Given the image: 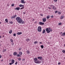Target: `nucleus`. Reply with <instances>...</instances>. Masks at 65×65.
<instances>
[{"label": "nucleus", "mask_w": 65, "mask_h": 65, "mask_svg": "<svg viewBox=\"0 0 65 65\" xmlns=\"http://www.w3.org/2000/svg\"><path fill=\"white\" fill-rule=\"evenodd\" d=\"M16 20L19 23H20V24H21L22 22H23V20H22V19H21V18L19 17H17L16 18Z\"/></svg>", "instance_id": "obj_1"}, {"label": "nucleus", "mask_w": 65, "mask_h": 65, "mask_svg": "<svg viewBox=\"0 0 65 65\" xmlns=\"http://www.w3.org/2000/svg\"><path fill=\"white\" fill-rule=\"evenodd\" d=\"M19 6L20 7H22L21 8H20V10H21V9H24L25 7H24V5H23L22 4L21 5H19Z\"/></svg>", "instance_id": "obj_2"}, {"label": "nucleus", "mask_w": 65, "mask_h": 65, "mask_svg": "<svg viewBox=\"0 0 65 65\" xmlns=\"http://www.w3.org/2000/svg\"><path fill=\"white\" fill-rule=\"evenodd\" d=\"M37 30L39 32L41 31V26H39L38 27Z\"/></svg>", "instance_id": "obj_3"}, {"label": "nucleus", "mask_w": 65, "mask_h": 65, "mask_svg": "<svg viewBox=\"0 0 65 65\" xmlns=\"http://www.w3.org/2000/svg\"><path fill=\"white\" fill-rule=\"evenodd\" d=\"M14 60L13 59H12L11 60V63H9V65H11V64H13V63L14 62Z\"/></svg>", "instance_id": "obj_4"}, {"label": "nucleus", "mask_w": 65, "mask_h": 65, "mask_svg": "<svg viewBox=\"0 0 65 65\" xmlns=\"http://www.w3.org/2000/svg\"><path fill=\"white\" fill-rule=\"evenodd\" d=\"M17 15H14L12 16V17H11V18L12 19H13L15 18H16L17 17Z\"/></svg>", "instance_id": "obj_5"}, {"label": "nucleus", "mask_w": 65, "mask_h": 65, "mask_svg": "<svg viewBox=\"0 0 65 65\" xmlns=\"http://www.w3.org/2000/svg\"><path fill=\"white\" fill-rule=\"evenodd\" d=\"M45 30L46 31H47V33H49L50 32V31L48 30V28H46Z\"/></svg>", "instance_id": "obj_6"}, {"label": "nucleus", "mask_w": 65, "mask_h": 65, "mask_svg": "<svg viewBox=\"0 0 65 65\" xmlns=\"http://www.w3.org/2000/svg\"><path fill=\"white\" fill-rule=\"evenodd\" d=\"M34 62L35 63H36L37 61H38V59H37V58H35L34 59Z\"/></svg>", "instance_id": "obj_7"}, {"label": "nucleus", "mask_w": 65, "mask_h": 65, "mask_svg": "<svg viewBox=\"0 0 65 65\" xmlns=\"http://www.w3.org/2000/svg\"><path fill=\"white\" fill-rule=\"evenodd\" d=\"M42 20L43 22H46V18H44L42 19Z\"/></svg>", "instance_id": "obj_8"}, {"label": "nucleus", "mask_w": 65, "mask_h": 65, "mask_svg": "<svg viewBox=\"0 0 65 65\" xmlns=\"http://www.w3.org/2000/svg\"><path fill=\"white\" fill-rule=\"evenodd\" d=\"M39 24L41 25H43L44 24V23L41 22H39Z\"/></svg>", "instance_id": "obj_9"}, {"label": "nucleus", "mask_w": 65, "mask_h": 65, "mask_svg": "<svg viewBox=\"0 0 65 65\" xmlns=\"http://www.w3.org/2000/svg\"><path fill=\"white\" fill-rule=\"evenodd\" d=\"M20 7H17L15 8V10H20Z\"/></svg>", "instance_id": "obj_10"}, {"label": "nucleus", "mask_w": 65, "mask_h": 65, "mask_svg": "<svg viewBox=\"0 0 65 65\" xmlns=\"http://www.w3.org/2000/svg\"><path fill=\"white\" fill-rule=\"evenodd\" d=\"M41 63V61H39V60H38L36 63H37V64H39V63Z\"/></svg>", "instance_id": "obj_11"}, {"label": "nucleus", "mask_w": 65, "mask_h": 65, "mask_svg": "<svg viewBox=\"0 0 65 65\" xmlns=\"http://www.w3.org/2000/svg\"><path fill=\"white\" fill-rule=\"evenodd\" d=\"M25 1H24V0H21V3H26V2H24Z\"/></svg>", "instance_id": "obj_12"}, {"label": "nucleus", "mask_w": 65, "mask_h": 65, "mask_svg": "<svg viewBox=\"0 0 65 65\" xmlns=\"http://www.w3.org/2000/svg\"><path fill=\"white\" fill-rule=\"evenodd\" d=\"M52 9H54V10H56V9L57 8H56L55 7V6H53V7H52Z\"/></svg>", "instance_id": "obj_13"}, {"label": "nucleus", "mask_w": 65, "mask_h": 65, "mask_svg": "<svg viewBox=\"0 0 65 65\" xmlns=\"http://www.w3.org/2000/svg\"><path fill=\"white\" fill-rule=\"evenodd\" d=\"M18 35H21L22 34V32H19L17 33Z\"/></svg>", "instance_id": "obj_14"}, {"label": "nucleus", "mask_w": 65, "mask_h": 65, "mask_svg": "<svg viewBox=\"0 0 65 65\" xmlns=\"http://www.w3.org/2000/svg\"><path fill=\"white\" fill-rule=\"evenodd\" d=\"M62 36H65V32L62 34H61Z\"/></svg>", "instance_id": "obj_15"}, {"label": "nucleus", "mask_w": 65, "mask_h": 65, "mask_svg": "<svg viewBox=\"0 0 65 65\" xmlns=\"http://www.w3.org/2000/svg\"><path fill=\"white\" fill-rule=\"evenodd\" d=\"M38 59H42V57H37Z\"/></svg>", "instance_id": "obj_16"}, {"label": "nucleus", "mask_w": 65, "mask_h": 65, "mask_svg": "<svg viewBox=\"0 0 65 65\" xmlns=\"http://www.w3.org/2000/svg\"><path fill=\"white\" fill-rule=\"evenodd\" d=\"M45 29H44L43 30L42 33L43 34H44V33H45Z\"/></svg>", "instance_id": "obj_17"}, {"label": "nucleus", "mask_w": 65, "mask_h": 65, "mask_svg": "<svg viewBox=\"0 0 65 65\" xmlns=\"http://www.w3.org/2000/svg\"><path fill=\"white\" fill-rule=\"evenodd\" d=\"M17 54V53L16 52H15L13 53V55L14 56H15Z\"/></svg>", "instance_id": "obj_18"}, {"label": "nucleus", "mask_w": 65, "mask_h": 65, "mask_svg": "<svg viewBox=\"0 0 65 65\" xmlns=\"http://www.w3.org/2000/svg\"><path fill=\"white\" fill-rule=\"evenodd\" d=\"M12 32V30H10L9 31V33H10V34H11V33Z\"/></svg>", "instance_id": "obj_19"}, {"label": "nucleus", "mask_w": 65, "mask_h": 65, "mask_svg": "<svg viewBox=\"0 0 65 65\" xmlns=\"http://www.w3.org/2000/svg\"><path fill=\"white\" fill-rule=\"evenodd\" d=\"M26 53H27V54H30V52H29V51L28 50H27L26 51Z\"/></svg>", "instance_id": "obj_20"}, {"label": "nucleus", "mask_w": 65, "mask_h": 65, "mask_svg": "<svg viewBox=\"0 0 65 65\" xmlns=\"http://www.w3.org/2000/svg\"><path fill=\"white\" fill-rule=\"evenodd\" d=\"M5 21H6V22L7 23H8V20H7V19H5Z\"/></svg>", "instance_id": "obj_21"}, {"label": "nucleus", "mask_w": 65, "mask_h": 65, "mask_svg": "<svg viewBox=\"0 0 65 65\" xmlns=\"http://www.w3.org/2000/svg\"><path fill=\"white\" fill-rule=\"evenodd\" d=\"M50 18V16L49 15L48 16L46 17V18L47 19H48Z\"/></svg>", "instance_id": "obj_22"}, {"label": "nucleus", "mask_w": 65, "mask_h": 65, "mask_svg": "<svg viewBox=\"0 0 65 65\" xmlns=\"http://www.w3.org/2000/svg\"><path fill=\"white\" fill-rule=\"evenodd\" d=\"M41 47L42 49L43 48V47H44L43 46V45H41Z\"/></svg>", "instance_id": "obj_23"}, {"label": "nucleus", "mask_w": 65, "mask_h": 65, "mask_svg": "<svg viewBox=\"0 0 65 65\" xmlns=\"http://www.w3.org/2000/svg\"><path fill=\"white\" fill-rule=\"evenodd\" d=\"M10 41H11V42H13V40H12V39H10Z\"/></svg>", "instance_id": "obj_24"}, {"label": "nucleus", "mask_w": 65, "mask_h": 65, "mask_svg": "<svg viewBox=\"0 0 65 65\" xmlns=\"http://www.w3.org/2000/svg\"><path fill=\"white\" fill-rule=\"evenodd\" d=\"M6 51V50L5 49L3 51V53H4V52H5Z\"/></svg>", "instance_id": "obj_25"}, {"label": "nucleus", "mask_w": 65, "mask_h": 65, "mask_svg": "<svg viewBox=\"0 0 65 65\" xmlns=\"http://www.w3.org/2000/svg\"><path fill=\"white\" fill-rule=\"evenodd\" d=\"M63 18H64V16L63 15H62L61 16V19H63Z\"/></svg>", "instance_id": "obj_26"}, {"label": "nucleus", "mask_w": 65, "mask_h": 65, "mask_svg": "<svg viewBox=\"0 0 65 65\" xmlns=\"http://www.w3.org/2000/svg\"><path fill=\"white\" fill-rule=\"evenodd\" d=\"M26 41H30V39H26Z\"/></svg>", "instance_id": "obj_27"}, {"label": "nucleus", "mask_w": 65, "mask_h": 65, "mask_svg": "<svg viewBox=\"0 0 65 65\" xmlns=\"http://www.w3.org/2000/svg\"><path fill=\"white\" fill-rule=\"evenodd\" d=\"M62 52L64 54L65 53V50H63L62 51Z\"/></svg>", "instance_id": "obj_28"}, {"label": "nucleus", "mask_w": 65, "mask_h": 65, "mask_svg": "<svg viewBox=\"0 0 65 65\" xmlns=\"http://www.w3.org/2000/svg\"><path fill=\"white\" fill-rule=\"evenodd\" d=\"M22 52H20V53H19V54L20 55H22Z\"/></svg>", "instance_id": "obj_29"}, {"label": "nucleus", "mask_w": 65, "mask_h": 65, "mask_svg": "<svg viewBox=\"0 0 65 65\" xmlns=\"http://www.w3.org/2000/svg\"><path fill=\"white\" fill-rule=\"evenodd\" d=\"M17 56V57H21V55H20L19 54H18Z\"/></svg>", "instance_id": "obj_30"}, {"label": "nucleus", "mask_w": 65, "mask_h": 65, "mask_svg": "<svg viewBox=\"0 0 65 65\" xmlns=\"http://www.w3.org/2000/svg\"><path fill=\"white\" fill-rule=\"evenodd\" d=\"M25 22L24 21H22V22L21 23V24H25Z\"/></svg>", "instance_id": "obj_31"}, {"label": "nucleus", "mask_w": 65, "mask_h": 65, "mask_svg": "<svg viewBox=\"0 0 65 65\" xmlns=\"http://www.w3.org/2000/svg\"><path fill=\"white\" fill-rule=\"evenodd\" d=\"M13 35L14 36H16V34L15 33H14L13 34Z\"/></svg>", "instance_id": "obj_32"}, {"label": "nucleus", "mask_w": 65, "mask_h": 65, "mask_svg": "<svg viewBox=\"0 0 65 65\" xmlns=\"http://www.w3.org/2000/svg\"><path fill=\"white\" fill-rule=\"evenodd\" d=\"M37 42H38L37 41H35L34 43L35 44V43H37Z\"/></svg>", "instance_id": "obj_33"}, {"label": "nucleus", "mask_w": 65, "mask_h": 65, "mask_svg": "<svg viewBox=\"0 0 65 65\" xmlns=\"http://www.w3.org/2000/svg\"><path fill=\"white\" fill-rule=\"evenodd\" d=\"M14 4H12L11 5V6H12L13 7V6H14Z\"/></svg>", "instance_id": "obj_34"}, {"label": "nucleus", "mask_w": 65, "mask_h": 65, "mask_svg": "<svg viewBox=\"0 0 65 65\" xmlns=\"http://www.w3.org/2000/svg\"><path fill=\"white\" fill-rule=\"evenodd\" d=\"M17 64H18V62L16 61L15 62V65H17Z\"/></svg>", "instance_id": "obj_35"}, {"label": "nucleus", "mask_w": 65, "mask_h": 65, "mask_svg": "<svg viewBox=\"0 0 65 65\" xmlns=\"http://www.w3.org/2000/svg\"><path fill=\"white\" fill-rule=\"evenodd\" d=\"M61 63L60 62H59L58 63V65H60Z\"/></svg>", "instance_id": "obj_36"}, {"label": "nucleus", "mask_w": 65, "mask_h": 65, "mask_svg": "<svg viewBox=\"0 0 65 65\" xmlns=\"http://www.w3.org/2000/svg\"><path fill=\"white\" fill-rule=\"evenodd\" d=\"M10 24H13V22L12 21H11L10 22Z\"/></svg>", "instance_id": "obj_37"}, {"label": "nucleus", "mask_w": 65, "mask_h": 65, "mask_svg": "<svg viewBox=\"0 0 65 65\" xmlns=\"http://www.w3.org/2000/svg\"><path fill=\"white\" fill-rule=\"evenodd\" d=\"M48 8L49 9H52V8H51V7H48Z\"/></svg>", "instance_id": "obj_38"}, {"label": "nucleus", "mask_w": 65, "mask_h": 65, "mask_svg": "<svg viewBox=\"0 0 65 65\" xmlns=\"http://www.w3.org/2000/svg\"><path fill=\"white\" fill-rule=\"evenodd\" d=\"M62 24V23H59V25H61Z\"/></svg>", "instance_id": "obj_39"}, {"label": "nucleus", "mask_w": 65, "mask_h": 65, "mask_svg": "<svg viewBox=\"0 0 65 65\" xmlns=\"http://www.w3.org/2000/svg\"><path fill=\"white\" fill-rule=\"evenodd\" d=\"M11 44L13 46V45L14 44V43H11Z\"/></svg>", "instance_id": "obj_40"}, {"label": "nucleus", "mask_w": 65, "mask_h": 65, "mask_svg": "<svg viewBox=\"0 0 65 65\" xmlns=\"http://www.w3.org/2000/svg\"><path fill=\"white\" fill-rule=\"evenodd\" d=\"M48 30H51V28L50 27H48Z\"/></svg>", "instance_id": "obj_41"}, {"label": "nucleus", "mask_w": 65, "mask_h": 65, "mask_svg": "<svg viewBox=\"0 0 65 65\" xmlns=\"http://www.w3.org/2000/svg\"><path fill=\"white\" fill-rule=\"evenodd\" d=\"M51 18H53L54 16L53 15H52L51 16Z\"/></svg>", "instance_id": "obj_42"}, {"label": "nucleus", "mask_w": 65, "mask_h": 65, "mask_svg": "<svg viewBox=\"0 0 65 65\" xmlns=\"http://www.w3.org/2000/svg\"><path fill=\"white\" fill-rule=\"evenodd\" d=\"M18 59H19V61H20L21 60V58H19Z\"/></svg>", "instance_id": "obj_43"}, {"label": "nucleus", "mask_w": 65, "mask_h": 65, "mask_svg": "<svg viewBox=\"0 0 65 65\" xmlns=\"http://www.w3.org/2000/svg\"><path fill=\"white\" fill-rule=\"evenodd\" d=\"M59 14H61V12H59Z\"/></svg>", "instance_id": "obj_44"}, {"label": "nucleus", "mask_w": 65, "mask_h": 65, "mask_svg": "<svg viewBox=\"0 0 65 65\" xmlns=\"http://www.w3.org/2000/svg\"><path fill=\"white\" fill-rule=\"evenodd\" d=\"M25 59H22V61H24L25 60Z\"/></svg>", "instance_id": "obj_45"}, {"label": "nucleus", "mask_w": 65, "mask_h": 65, "mask_svg": "<svg viewBox=\"0 0 65 65\" xmlns=\"http://www.w3.org/2000/svg\"><path fill=\"white\" fill-rule=\"evenodd\" d=\"M50 6H51L52 7H53V6H54L53 5H50Z\"/></svg>", "instance_id": "obj_46"}, {"label": "nucleus", "mask_w": 65, "mask_h": 65, "mask_svg": "<svg viewBox=\"0 0 65 65\" xmlns=\"http://www.w3.org/2000/svg\"><path fill=\"white\" fill-rule=\"evenodd\" d=\"M57 12H58V11H56L55 12V13H57Z\"/></svg>", "instance_id": "obj_47"}, {"label": "nucleus", "mask_w": 65, "mask_h": 65, "mask_svg": "<svg viewBox=\"0 0 65 65\" xmlns=\"http://www.w3.org/2000/svg\"><path fill=\"white\" fill-rule=\"evenodd\" d=\"M22 49V48H20L19 49V50H21Z\"/></svg>", "instance_id": "obj_48"}, {"label": "nucleus", "mask_w": 65, "mask_h": 65, "mask_svg": "<svg viewBox=\"0 0 65 65\" xmlns=\"http://www.w3.org/2000/svg\"><path fill=\"white\" fill-rule=\"evenodd\" d=\"M54 1H55V2H57V0H54Z\"/></svg>", "instance_id": "obj_49"}, {"label": "nucleus", "mask_w": 65, "mask_h": 65, "mask_svg": "<svg viewBox=\"0 0 65 65\" xmlns=\"http://www.w3.org/2000/svg\"><path fill=\"white\" fill-rule=\"evenodd\" d=\"M39 43H40V44H42V42H39Z\"/></svg>", "instance_id": "obj_50"}, {"label": "nucleus", "mask_w": 65, "mask_h": 65, "mask_svg": "<svg viewBox=\"0 0 65 65\" xmlns=\"http://www.w3.org/2000/svg\"><path fill=\"white\" fill-rule=\"evenodd\" d=\"M2 57V56L0 55V58H1Z\"/></svg>", "instance_id": "obj_51"}, {"label": "nucleus", "mask_w": 65, "mask_h": 65, "mask_svg": "<svg viewBox=\"0 0 65 65\" xmlns=\"http://www.w3.org/2000/svg\"><path fill=\"white\" fill-rule=\"evenodd\" d=\"M35 24H36V23H37V22L36 21V22H35Z\"/></svg>", "instance_id": "obj_52"}, {"label": "nucleus", "mask_w": 65, "mask_h": 65, "mask_svg": "<svg viewBox=\"0 0 65 65\" xmlns=\"http://www.w3.org/2000/svg\"><path fill=\"white\" fill-rule=\"evenodd\" d=\"M52 29H51L50 30V31H51V32H52Z\"/></svg>", "instance_id": "obj_53"}, {"label": "nucleus", "mask_w": 65, "mask_h": 65, "mask_svg": "<svg viewBox=\"0 0 65 65\" xmlns=\"http://www.w3.org/2000/svg\"><path fill=\"white\" fill-rule=\"evenodd\" d=\"M23 14H25V12H24L23 13Z\"/></svg>", "instance_id": "obj_54"}, {"label": "nucleus", "mask_w": 65, "mask_h": 65, "mask_svg": "<svg viewBox=\"0 0 65 65\" xmlns=\"http://www.w3.org/2000/svg\"><path fill=\"white\" fill-rule=\"evenodd\" d=\"M35 20V19H34L32 21H34Z\"/></svg>", "instance_id": "obj_55"}, {"label": "nucleus", "mask_w": 65, "mask_h": 65, "mask_svg": "<svg viewBox=\"0 0 65 65\" xmlns=\"http://www.w3.org/2000/svg\"><path fill=\"white\" fill-rule=\"evenodd\" d=\"M1 36H0V38H1Z\"/></svg>", "instance_id": "obj_56"}, {"label": "nucleus", "mask_w": 65, "mask_h": 65, "mask_svg": "<svg viewBox=\"0 0 65 65\" xmlns=\"http://www.w3.org/2000/svg\"><path fill=\"white\" fill-rule=\"evenodd\" d=\"M1 61H3V60H2Z\"/></svg>", "instance_id": "obj_57"}, {"label": "nucleus", "mask_w": 65, "mask_h": 65, "mask_svg": "<svg viewBox=\"0 0 65 65\" xmlns=\"http://www.w3.org/2000/svg\"><path fill=\"white\" fill-rule=\"evenodd\" d=\"M1 24V22H0V24Z\"/></svg>", "instance_id": "obj_58"}, {"label": "nucleus", "mask_w": 65, "mask_h": 65, "mask_svg": "<svg viewBox=\"0 0 65 65\" xmlns=\"http://www.w3.org/2000/svg\"><path fill=\"white\" fill-rule=\"evenodd\" d=\"M64 46H65V44H64Z\"/></svg>", "instance_id": "obj_59"}, {"label": "nucleus", "mask_w": 65, "mask_h": 65, "mask_svg": "<svg viewBox=\"0 0 65 65\" xmlns=\"http://www.w3.org/2000/svg\"><path fill=\"white\" fill-rule=\"evenodd\" d=\"M1 44H0V46H1Z\"/></svg>", "instance_id": "obj_60"}, {"label": "nucleus", "mask_w": 65, "mask_h": 65, "mask_svg": "<svg viewBox=\"0 0 65 65\" xmlns=\"http://www.w3.org/2000/svg\"><path fill=\"white\" fill-rule=\"evenodd\" d=\"M62 32H61V34H62Z\"/></svg>", "instance_id": "obj_61"}, {"label": "nucleus", "mask_w": 65, "mask_h": 65, "mask_svg": "<svg viewBox=\"0 0 65 65\" xmlns=\"http://www.w3.org/2000/svg\"><path fill=\"white\" fill-rule=\"evenodd\" d=\"M62 39H63V38H62Z\"/></svg>", "instance_id": "obj_62"}, {"label": "nucleus", "mask_w": 65, "mask_h": 65, "mask_svg": "<svg viewBox=\"0 0 65 65\" xmlns=\"http://www.w3.org/2000/svg\"><path fill=\"white\" fill-rule=\"evenodd\" d=\"M10 61H11V60H10Z\"/></svg>", "instance_id": "obj_63"}]
</instances>
